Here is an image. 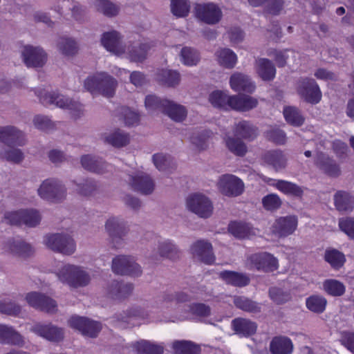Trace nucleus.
Here are the masks:
<instances>
[{
    "instance_id": "obj_44",
    "label": "nucleus",
    "mask_w": 354,
    "mask_h": 354,
    "mask_svg": "<svg viewBox=\"0 0 354 354\" xmlns=\"http://www.w3.org/2000/svg\"><path fill=\"white\" fill-rule=\"evenodd\" d=\"M232 95L230 96L221 91H214L209 96V102L217 108L227 109L231 108Z\"/></svg>"
},
{
    "instance_id": "obj_41",
    "label": "nucleus",
    "mask_w": 354,
    "mask_h": 354,
    "mask_svg": "<svg viewBox=\"0 0 354 354\" xmlns=\"http://www.w3.org/2000/svg\"><path fill=\"white\" fill-rule=\"evenodd\" d=\"M275 186L286 195L298 198H301L303 196V188L291 182L279 180L275 183Z\"/></svg>"
},
{
    "instance_id": "obj_32",
    "label": "nucleus",
    "mask_w": 354,
    "mask_h": 354,
    "mask_svg": "<svg viewBox=\"0 0 354 354\" xmlns=\"http://www.w3.org/2000/svg\"><path fill=\"white\" fill-rule=\"evenodd\" d=\"M136 354H163L164 347L149 341L142 339L132 344Z\"/></svg>"
},
{
    "instance_id": "obj_57",
    "label": "nucleus",
    "mask_w": 354,
    "mask_h": 354,
    "mask_svg": "<svg viewBox=\"0 0 354 354\" xmlns=\"http://www.w3.org/2000/svg\"><path fill=\"white\" fill-rule=\"evenodd\" d=\"M167 100L166 99H160L156 95H149L145 97V104L146 108L149 110H159L162 112Z\"/></svg>"
},
{
    "instance_id": "obj_10",
    "label": "nucleus",
    "mask_w": 354,
    "mask_h": 354,
    "mask_svg": "<svg viewBox=\"0 0 354 354\" xmlns=\"http://www.w3.org/2000/svg\"><path fill=\"white\" fill-rule=\"evenodd\" d=\"M6 219L12 225L24 224L28 227H35L39 223L41 216L37 210L21 209L8 213Z\"/></svg>"
},
{
    "instance_id": "obj_5",
    "label": "nucleus",
    "mask_w": 354,
    "mask_h": 354,
    "mask_svg": "<svg viewBox=\"0 0 354 354\" xmlns=\"http://www.w3.org/2000/svg\"><path fill=\"white\" fill-rule=\"evenodd\" d=\"M39 101L44 106L55 104L58 107L74 111L75 115H79L83 111V106L79 102L55 93H44L39 95Z\"/></svg>"
},
{
    "instance_id": "obj_4",
    "label": "nucleus",
    "mask_w": 354,
    "mask_h": 354,
    "mask_svg": "<svg viewBox=\"0 0 354 354\" xmlns=\"http://www.w3.org/2000/svg\"><path fill=\"white\" fill-rule=\"evenodd\" d=\"M245 266L250 270L270 272L277 270L278 261L268 252L254 253L248 257Z\"/></svg>"
},
{
    "instance_id": "obj_43",
    "label": "nucleus",
    "mask_w": 354,
    "mask_h": 354,
    "mask_svg": "<svg viewBox=\"0 0 354 354\" xmlns=\"http://www.w3.org/2000/svg\"><path fill=\"white\" fill-rule=\"evenodd\" d=\"M59 51L64 55L71 57L76 55L78 52V46L77 42L68 37H61L57 44Z\"/></svg>"
},
{
    "instance_id": "obj_47",
    "label": "nucleus",
    "mask_w": 354,
    "mask_h": 354,
    "mask_svg": "<svg viewBox=\"0 0 354 354\" xmlns=\"http://www.w3.org/2000/svg\"><path fill=\"white\" fill-rule=\"evenodd\" d=\"M218 62L225 68H232L236 63V55L229 48H223L216 52Z\"/></svg>"
},
{
    "instance_id": "obj_46",
    "label": "nucleus",
    "mask_w": 354,
    "mask_h": 354,
    "mask_svg": "<svg viewBox=\"0 0 354 354\" xmlns=\"http://www.w3.org/2000/svg\"><path fill=\"white\" fill-rule=\"evenodd\" d=\"M105 141L113 147L120 148L129 142V136L120 129L110 133L105 138Z\"/></svg>"
},
{
    "instance_id": "obj_29",
    "label": "nucleus",
    "mask_w": 354,
    "mask_h": 354,
    "mask_svg": "<svg viewBox=\"0 0 354 354\" xmlns=\"http://www.w3.org/2000/svg\"><path fill=\"white\" fill-rule=\"evenodd\" d=\"M270 351L272 354H291L293 344L286 337H275L270 342Z\"/></svg>"
},
{
    "instance_id": "obj_31",
    "label": "nucleus",
    "mask_w": 354,
    "mask_h": 354,
    "mask_svg": "<svg viewBox=\"0 0 354 354\" xmlns=\"http://www.w3.org/2000/svg\"><path fill=\"white\" fill-rule=\"evenodd\" d=\"M162 113L177 122H183L187 117V110L185 106L169 100L165 104Z\"/></svg>"
},
{
    "instance_id": "obj_6",
    "label": "nucleus",
    "mask_w": 354,
    "mask_h": 354,
    "mask_svg": "<svg viewBox=\"0 0 354 354\" xmlns=\"http://www.w3.org/2000/svg\"><path fill=\"white\" fill-rule=\"evenodd\" d=\"M218 190L228 197H237L244 191V184L238 177L232 174H223L217 181Z\"/></svg>"
},
{
    "instance_id": "obj_37",
    "label": "nucleus",
    "mask_w": 354,
    "mask_h": 354,
    "mask_svg": "<svg viewBox=\"0 0 354 354\" xmlns=\"http://www.w3.org/2000/svg\"><path fill=\"white\" fill-rule=\"evenodd\" d=\"M324 292L332 297H341L346 292L345 285L339 280L335 279H327L322 283Z\"/></svg>"
},
{
    "instance_id": "obj_25",
    "label": "nucleus",
    "mask_w": 354,
    "mask_h": 354,
    "mask_svg": "<svg viewBox=\"0 0 354 354\" xmlns=\"http://www.w3.org/2000/svg\"><path fill=\"white\" fill-rule=\"evenodd\" d=\"M231 109L239 111H248L258 105V100L250 95L239 94L232 95Z\"/></svg>"
},
{
    "instance_id": "obj_48",
    "label": "nucleus",
    "mask_w": 354,
    "mask_h": 354,
    "mask_svg": "<svg viewBox=\"0 0 354 354\" xmlns=\"http://www.w3.org/2000/svg\"><path fill=\"white\" fill-rule=\"evenodd\" d=\"M158 252L161 257L175 259L179 257V250L175 245L168 241L160 242Z\"/></svg>"
},
{
    "instance_id": "obj_58",
    "label": "nucleus",
    "mask_w": 354,
    "mask_h": 354,
    "mask_svg": "<svg viewBox=\"0 0 354 354\" xmlns=\"http://www.w3.org/2000/svg\"><path fill=\"white\" fill-rule=\"evenodd\" d=\"M234 304L237 308L245 311L257 312L259 310L255 302L244 297H235Z\"/></svg>"
},
{
    "instance_id": "obj_49",
    "label": "nucleus",
    "mask_w": 354,
    "mask_h": 354,
    "mask_svg": "<svg viewBox=\"0 0 354 354\" xmlns=\"http://www.w3.org/2000/svg\"><path fill=\"white\" fill-rule=\"evenodd\" d=\"M283 115L288 123L293 126H301L304 121L298 109L294 106H287L283 110Z\"/></svg>"
},
{
    "instance_id": "obj_15",
    "label": "nucleus",
    "mask_w": 354,
    "mask_h": 354,
    "mask_svg": "<svg viewBox=\"0 0 354 354\" xmlns=\"http://www.w3.org/2000/svg\"><path fill=\"white\" fill-rule=\"evenodd\" d=\"M21 55L28 67H42L47 61V54L40 47L26 46Z\"/></svg>"
},
{
    "instance_id": "obj_52",
    "label": "nucleus",
    "mask_w": 354,
    "mask_h": 354,
    "mask_svg": "<svg viewBox=\"0 0 354 354\" xmlns=\"http://www.w3.org/2000/svg\"><path fill=\"white\" fill-rule=\"evenodd\" d=\"M97 10L108 17L116 16L120 10L119 6L108 0H99Z\"/></svg>"
},
{
    "instance_id": "obj_11",
    "label": "nucleus",
    "mask_w": 354,
    "mask_h": 354,
    "mask_svg": "<svg viewBox=\"0 0 354 354\" xmlns=\"http://www.w3.org/2000/svg\"><path fill=\"white\" fill-rule=\"evenodd\" d=\"M28 304L40 310L53 313L57 310V303L48 296L38 292H30L25 296Z\"/></svg>"
},
{
    "instance_id": "obj_40",
    "label": "nucleus",
    "mask_w": 354,
    "mask_h": 354,
    "mask_svg": "<svg viewBox=\"0 0 354 354\" xmlns=\"http://www.w3.org/2000/svg\"><path fill=\"white\" fill-rule=\"evenodd\" d=\"M324 260L330 264L332 268L339 270L345 261L344 254L336 249H328L324 254Z\"/></svg>"
},
{
    "instance_id": "obj_34",
    "label": "nucleus",
    "mask_w": 354,
    "mask_h": 354,
    "mask_svg": "<svg viewBox=\"0 0 354 354\" xmlns=\"http://www.w3.org/2000/svg\"><path fill=\"white\" fill-rule=\"evenodd\" d=\"M6 248L12 254L21 257H30L34 252L30 245L21 241H8Z\"/></svg>"
},
{
    "instance_id": "obj_35",
    "label": "nucleus",
    "mask_w": 354,
    "mask_h": 354,
    "mask_svg": "<svg viewBox=\"0 0 354 354\" xmlns=\"http://www.w3.org/2000/svg\"><path fill=\"white\" fill-rule=\"evenodd\" d=\"M232 326L236 333L243 336H250L254 334L257 328L254 322L243 318L234 319Z\"/></svg>"
},
{
    "instance_id": "obj_55",
    "label": "nucleus",
    "mask_w": 354,
    "mask_h": 354,
    "mask_svg": "<svg viewBox=\"0 0 354 354\" xmlns=\"http://www.w3.org/2000/svg\"><path fill=\"white\" fill-rule=\"evenodd\" d=\"M317 165L329 176H337L340 174L339 166L329 158L323 157V160H318Z\"/></svg>"
},
{
    "instance_id": "obj_63",
    "label": "nucleus",
    "mask_w": 354,
    "mask_h": 354,
    "mask_svg": "<svg viewBox=\"0 0 354 354\" xmlns=\"http://www.w3.org/2000/svg\"><path fill=\"white\" fill-rule=\"evenodd\" d=\"M339 227L350 239H354V218L348 217L339 220Z\"/></svg>"
},
{
    "instance_id": "obj_39",
    "label": "nucleus",
    "mask_w": 354,
    "mask_h": 354,
    "mask_svg": "<svg viewBox=\"0 0 354 354\" xmlns=\"http://www.w3.org/2000/svg\"><path fill=\"white\" fill-rule=\"evenodd\" d=\"M225 145L227 149L236 156L243 157L248 152L247 145L242 139L238 137H227Z\"/></svg>"
},
{
    "instance_id": "obj_38",
    "label": "nucleus",
    "mask_w": 354,
    "mask_h": 354,
    "mask_svg": "<svg viewBox=\"0 0 354 354\" xmlns=\"http://www.w3.org/2000/svg\"><path fill=\"white\" fill-rule=\"evenodd\" d=\"M229 232L239 239L248 238L255 234V230L249 224L232 222L229 225Z\"/></svg>"
},
{
    "instance_id": "obj_28",
    "label": "nucleus",
    "mask_w": 354,
    "mask_h": 354,
    "mask_svg": "<svg viewBox=\"0 0 354 354\" xmlns=\"http://www.w3.org/2000/svg\"><path fill=\"white\" fill-rule=\"evenodd\" d=\"M186 206L189 211L201 218L209 217L213 212L211 201H187Z\"/></svg>"
},
{
    "instance_id": "obj_14",
    "label": "nucleus",
    "mask_w": 354,
    "mask_h": 354,
    "mask_svg": "<svg viewBox=\"0 0 354 354\" xmlns=\"http://www.w3.org/2000/svg\"><path fill=\"white\" fill-rule=\"evenodd\" d=\"M30 331L50 342H58L64 339L63 329L50 323L37 322L30 328Z\"/></svg>"
},
{
    "instance_id": "obj_59",
    "label": "nucleus",
    "mask_w": 354,
    "mask_h": 354,
    "mask_svg": "<svg viewBox=\"0 0 354 354\" xmlns=\"http://www.w3.org/2000/svg\"><path fill=\"white\" fill-rule=\"evenodd\" d=\"M2 158L7 161L19 164L24 158V153L19 149L12 148L4 150L1 153Z\"/></svg>"
},
{
    "instance_id": "obj_22",
    "label": "nucleus",
    "mask_w": 354,
    "mask_h": 354,
    "mask_svg": "<svg viewBox=\"0 0 354 354\" xmlns=\"http://www.w3.org/2000/svg\"><path fill=\"white\" fill-rule=\"evenodd\" d=\"M133 289L131 283L113 281L106 287V295L113 299L120 300L130 295Z\"/></svg>"
},
{
    "instance_id": "obj_50",
    "label": "nucleus",
    "mask_w": 354,
    "mask_h": 354,
    "mask_svg": "<svg viewBox=\"0 0 354 354\" xmlns=\"http://www.w3.org/2000/svg\"><path fill=\"white\" fill-rule=\"evenodd\" d=\"M190 6L187 0H171V10L174 15L184 17L188 15Z\"/></svg>"
},
{
    "instance_id": "obj_8",
    "label": "nucleus",
    "mask_w": 354,
    "mask_h": 354,
    "mask_svg": "<svg viewBox=\"0 0 354 354\" xmlns=\"http://www.w3.org/2000/svg\"><path fill=\"white\" fill-rule=\"evenodd\" d=\"M112 270L117 274L138 277L142 274L140 266L130 256L118 255L112 260Z\"/></svg>"
},
{
    "instance_id": "obj_2",
    "label": "nucleus",
    "mask_w": 354,
    "mask_h": 354,
    "mask_svg": "<svg viewBox=\"0 0 354 354\" xmlns=\"http://www.w3.org/2000/svg\"><path fill=\"white\" fill-rule=\"evenodd\" d=\"M59 281L73 288L87 286L91 280L89 274L81 267L66 264L57 272Z\"/></svg>"
},
{
    "instance_id": "obj_54",
    "label": "nucleus",
    "mask_w": 354,
    "mask_h": 354,
    "mask_svg": "<svg viewBox=\"0 0 354 354\" xmlns=\"http://www.w3.org/2000/svg\"><path fill=\"white\" fill-rule=\"evenodd\" d=\"M153 162L159 171H168L170 167L173 168L174 167L173 159L169 156L162 153L154 154Z\"/></svg>"
},
{
    "instance_id": "obj_17",
    "label": "nucleus",
    "mask_w": 354,
    "mask_h": 354,
    "mask_svg": "<svg viewBox=\"0 0 354 354\" xmlns=\"http://www.w3.org/2000/svg\"><path fill=\"white\" fill-rule=\"evenodd\" d=\"M102 46L109 52L120 55L126 52V46L122 44V36L116 30L106 32L101 37Z\"/></svg>"
},
{
    "instance_id": "obj_3",
    "label": "nucleus",
    "mask_w": 354,
    "mask_h": 354,
    "mask_svg": "<svg viewBox=\"0 0 354 354\" xmlns=\"http://www.w3.org/2000/svg\"><path fill=\"white\" fill-rule=\"evenodd\" d=\"M45 245L51 250L64 255H71L76 250V243L67 233L50 234L45 236Z\"/></svg>"
},
{
    "instance_id": "obj_36",
    "label": "nucleus",
    "mask_w": 354,
    "mask_h": 354,
    "mask_svg": "<svg viewBox=\"0 0 354 354\" xmlns=\"http://www.w3.org/2000/svg\"><path fill=\"white\" fill-rule=\"evenodd\" d=\"M157 79L165 86L174 87L180 83V75L176 71L162 69L157 73Z\"/></svg>"
},
{
    "instance_id": "obj_51",
    "label": "nucleus",
    "mask_w": 354,
    "mask_h": 354,
    "mask_svg": "<svg viewBox=\"0 0 354 354\" xmlns=\"http://www.w3.org/2000/svg\"><path fill=\"white\" fill-rule=\"evenodd\" d=\"M181 61L187 66L196 65L200 60L199 54L196 50L190 47H184L180 52Z\"/></svg>"
},
{
    "instance_id": "obj_26",
    "label": "nucleus",
    "mask_w": 354,
    "mask_h": 354,
    "mask_svg": "<svg viewBox=\"0 0 354 354\" xmlns=\"http://www.w3.org/2000/svg\"><path fill=\"white\" fill-rule=\"evenodd\" d=\"M256 71L264 81L272 80L276 75L274 64L267 58H259L256 60Z\"/></svg>"
},
{
    "instance_id": "obj_30",
    "label": "nucleus",
    "mask_w": 354,
    "mask_h": 354,
    "mask_svg": "<svg viewBox=\"0 0 354 354\" xmlns=\"http://www.w3.org/2000/svg\"><path fill=\"white\" fill-rule=\"evenodd\" d=\"M262 159L276 171L285 168L286 165V158L280 150L268 151L263 154Z\"/></svg>"
},
{
    "instance_id": "obj_23",
    "label": "nucleus",
    "mask_w": 354,
    "mask_h": 354,
    "mask_svg": "<svg viewBox=\"0 0 354 354\" xmlns=\"http://www.w3.org/2000/svg\"><path fill=\"white\" fill-rule=\"evenodd\" d=\"M230 84L234 91H243L252 93L255 90V84L247 75L236 73L230 77Z\"/></svg>"
},
{
    "instance_id": "obj_1",
    "label": "nucleus",
    "mask_w": 354,
    "mask_h": 354,
    "mask_svg": "<svg viewBox=\"0 0 354 354\" xmlns=\"http://www.w3.org/2000/svg\"><path fill=\"white\" fill-rule=\"evenodd\" d=\"M117 84V81L106 73H97L84 81V87L87 91L91 93L99 92L107 97L114 95Z\"/></svg>"
},
{
    "instance_id": "obj_53",
    "label": "nucleus",
    "mask_w": 354,
    "mask_h": 354,
    "mask_svg": "<svg viewBox=\"0 0 354 354\" xmlns=\"http://www.w3.org/2000/svg\"><path fill=\"white\" fill-rule=\"evenodd\" d=\"M68 324L71 328L78 330L82 333H88V331L85 330V327H93L94 330L98 329L97 326H95L94 324L89 322L88 319L78 316L72 317L68 320Z\"/></svg>"
},
{
    "instance_id": "obj_27",
    "label": "nucleus",
    "mask_w": 354,
    "mask_h": 354,
    "mask_svg": "<svg viewBox=\"0 0 354 354\" xmlns=\"http://www.w3.org/2000/svg\"><path fill=\"white\" fill-rule=\"evenodd\" d=\"M0 342L21 346L24 344L22 336L12 327L0 324Z\"/></svg>"
},
{
    "instance_id": "obj_13",
    "label": "nucleus",
    "mask_w": 354,
    "mask_h": 354,
    "mask_svg": "<svg viewBox=\"0 0 354 354\" xmlns=\"http://www.w3.org/2000/svg\"><path fill=\"white\" fill-rule=\"evenodd\" d=\"M190 250L194 258L200 262L207 265H212L215 262L213 247L209 241L198 240L192 245Z\"/></svg>"
},
{
    "instance_id": "obj_24",
    "label": "nucleus",
    "mask_w": 354,
    "mask_h": 354,
    "mask_svg": "<svg viewBox=\"0 0 354 354\" xmlns=\"http://www.w3.org/2000/svg\"><path fill=\"white\" fill-rule=\"evenodd\" d=\"M218 277L225 283L236 287H244L250 282V279L247 274L231 270H223L218 273Z\"/></svg>"
},
{
    "instance_id": "obj_9",
    "label": "nucleus",
    "mask_w": 354,
    "mask_h": 354,
    "mask_svg": "<svg viewBox=\"0 0 354 354\" xmlns=\"http://www.w3.org/2000/svg\"><path fill=\"white\" fill-rule=\"evenodd\" d=\"M38 194L42 198L61 199L66 196V188L58 180L48 178L44 180L38 188Z\"/></svg>"
},
{
    "instance_id": "obj_56",
    "label": "nucleus",
    "mask_w": 354,
    "mask_h": 354,
    "mask_svg": "<svg viewBox=\"0 0 354 354\" xmlns=\"http://www.w3.org/2000/svg\"><path fill=\"white\" fill-rule=\"evenodd\" d=\"M188 312L194 317H207L211 314V308L203 303H192L188 306Z\"/></svg>"
},
{
    "instance_id": "obj_21",
    "label": "nucleus",
    "mask_w": 354,
    "mask_h": 354,
    "mask_svg": "<svg viewBox=\"0 0 354 354\" xmlns=\"http://www.w3.org/2000/svg\"><path fill=\"white\" fill-rule=\"evenodd\" d=\"M233 133L235 137L247 141H252L259 135V129L250 121L241 120L234 124Z\"/></svg>"
},
{
    "instance_id": "obj_19",
    "label": "nucleus",
    "mask_w": 354,
    "mask_h": 354,
    "mask_svg": "<svg viewBox=\"0 0 354 354\" xmlns=\"http://www.w3.org/2000/svg\"><path fill=\"white\" fill-rule=\"evenodd\" d=\"M105 229L112 242L115 244H119L120 241L128 232L124 222L116 217H111L106 221Z\"/></svg>"
},
{
    "instance_id": "obj_33",
    "label": "nucleus",
    "mask_w": 354,
    "mask_h": 354,
    "mask_svg": "<svg viewBox=\"0 0 354 354\" xmlns=\"http://www.w3.org/2000/svg\"><path fill=\"white\" fill-rule=\"evenodd\" d=\"M81 164L85 169L97 174L104 173L107 167L106 162L91 155L82 156Z\"/></svg>"
},
{
    "instance_id": "obj_61",
    "label": "nucleus",
    "mask_w": 354,
    "mask_h": 354,
    "mask_svg": "<svg viewBox=\"0 0 354 354\" xmlns=\"http://www.w3.org/2000/svg\"><path fill=\"white\" fill-rule=\"evenodd\" d=\"M120 113L126 126H133L139 122V115L128 107H122Z\"/></svg>"
},
{
    "instance_id": "obj_18",
    "label": "nucleus",
    "mask_w": 354,
    "mask_h": 354,
    "mask_svg": "<svg viewBox=\"0 0 354 354\" xmlns=\"http://www.w3.org/2000/svg\"><path fill=\"white\" fill-rule=\"evenodd\" d=\"M0 142L9 147L23 146L26 143L24 133L13 126L0 127Z\"/></svg>"
},
{
    "instance_id": "obj_16",
    "label": "nucleus",
    "mask_w": 354,
    "mask_h": 354,
    "mask_svg": "<svg viewBox=\"0 0 354 354\" xmlns=\"http://www.w3.org/2000/svg\"><path fill=\"white\" fill-rule=\"evenodd\" d=\"M298 224L295 216H281L275 220L272 225V232L279 237H286L292 234Z\"/></svg>"
},
{
    "instance_id": "obj_62",
    "label": "nucleus",
    "mask_w": 354,
    "mask_h": 354,
    "mask_svg": "<svg viewBox=\"0 0 354 354\" xmlns=\"http://www.w3.org/2000/svg\"><path fill=\"white\" fill-rule=\"evenodd\" d=\"M19 305L11 301H0V313L16 316L21 313Z\"/></svg>"
},
{
    "instance_id": "obj_20",
    "label": "nucleus",
    "mask_w": 354,
    "mask_h": 354,
    "mask_svg": "<svg viewBox=\"0 0 354 354\" xmlns=\"http://www.w3.org/2000/svg\"><path fill=\"white\" fill-rule=\"evenodd\" d=\"M153 46L152 42H129L126 52L131 62H142L146 59L148 51Z\"/></svg>"
},
{
    "instance_id": "obj_7",
    "label": "nucleus",
    "mask_w": 354,
    "mask_h": 354,
    "mask_svg": "<svg viewBox=\"0 0 354 354\" xmlns=\"http://www.w3.org/2000/svg\"><path fill=\"white\" fill-rule=\"evenodd\" d=\"M194 11L198 19L209 25L218 24L223 17L221 9L214 3H198Z\"/></svg>"
},
{
    "instance_id": "obj_12",
    "label": "nucleus",
    "mask_w": 354,
    "mask_h": 354,
    "mask_svg": "<svg viewBox=\"0 0 354 354\" xmlns=\"http://www.w3.org/2000/svg\"><path fill=\"white\" fill-rule=\"evenodd\" d=\"M128 182L136 192L144 195L151 194L155 188V183L151 177L144 172L129 175Z\"/></svg>"
},
{
    "instance_id": "obj_64",
    "label": "nucleus",
    "mask_w": 354,
    "mask_h": 354,
    "mask_svg": "<svg viewBox=\"0 0 354 354\" xmlns=\"http://www.w3.org/2000/svg\"><path fill=\"white\" fill-rule=\"evenodd\" d=\"M340 344L354 354V332L342 331L339 338Z\"/></svg>"
},
{
    "instance_id": "obj_45",
    "label": "nucleus",
    "mask_w": 354,
    "mask_h": 354,
    "mask_svg": "<svg viewBox=\"0 0 354 354\" xmlns=\"http://www.w3.org/2000/svg\"><path fill=\"white\" fill-rule=\"evenodd\" d=\"M176 354H199V346L189 341H176L172 344Z\"/></svg>"
},
{
    "instance_id": "obj_42",
    "label": "nucleus",
    "mask_w": 354,
    "mask_h": 354,
    "mask_svg": "<svg viewBox=\"0 0 354 354\" xmlns=\"http://www.w3.org/2000/svg\"><path fill=\"white\" fill-rule=\"evenodd\" d=\"M55 10L61 15L67 10H71L73 17L76 20H80L82 18L83 12L80 5L73 0H63Z\"/></svg>"
},
{
    "instance_id": "obj_60",
    "label": "nucleus",
    "mask_w": 354,
    "mask_h": 354,
    "mask_svg": "<svg viewBox=\"0 0 354 354\" xmlns=\"http://www.w3.org/2000/svg\"><path fill=\"white\" fill-rule=\"evenodd\" d=\"M269 295L271 299L277 304H283L291 299L289 292L276 287L270 289Z\"/></svg>"
}]
</instances>
